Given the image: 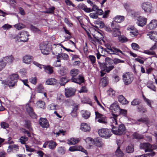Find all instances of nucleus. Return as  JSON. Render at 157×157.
Listing matches in <instances>:
<instances>
[{
	"instance_id": "39",
	"label": "nucleus",
	"mask_w": 157,
	"mask_h": 157,
	"mask_svg": "<svg viewBox=\"0 0 157 157\" xmlns=\"http://www.w3.org/2000/svg\"><path fill=\"white\" fill-rule=\"evenodd\" d=\"M94 144L97 146L100 147L103 145L102 142L98 139H97L94 140Z\"/></svg>"
},
{
	"instance_id": "48",
	"label": "nucleus",
	"mask_w": 157,
	"mask_h": 157,
	"mask_svg": "<svg viewBox=\"0 0 157 157\" xmlns=\"http://www.w3.org/2000/svg\"><path fill=\"white\" fill-rule=\"evenodd\" d=\"M20 142L22 144H25V142L27 141L28 139L27 137L24 136L21 137L19 139Z\"/></svg>"
},
{
	"instance_id": "3",
	"label": "nucleus",
	"mask_w": 157,
	"mask_h": 157,
	"mask_svg": "<svg viewBox=\"0 0 157 157\" xmlns=\"http://www.w3.org/2000/svg\"><path fill=\"white\" fill-rule=\"evenodd\" d=\"M28 32L24 31L21 32L17 35H14L13 37L16 41L26 42L28 40Z\"/></svg>"
},
{
	"instance_id": "22",
	"label": "nucleus",
	"mask_w": 157,
	"mask_h": 157,
	"mask_svg": "<svg viewBox=\"0 0 157 157\" xmlns=\"http://www.w3.org/2000/svg\"><path fill=\"white\" fill-rule=\"evenodd\" d=\"M41 127L44 128H47L49 125L47 120L45 118H41L39 121Z\"/></svg>"
},
{
	"instance_id": "18",
	"label": "nucleus",
	"mask_w": 157,
	"mask_h": 157,
	"mask_svg": "<svg viewBox=\"0 0 157 157\" xmlns=\"http://www.w3.org/2000/svg\"><path fill=\"white\" fill-rule=\"evenodd\" d=\"M157 27V20H152L150 23L147 25V29L150 30L153 29Z\"/></svg>"
},
{
	"instance_id": "43",
	"label": "nucleus",
	"mask_w": 157,
	"mask_h": 157,
	"mask_svg": "<svg viewBox=\"0 0 157 157\" xmlns=\"http://www.w3.org/2000/svg\"><path fill=\"white\" fill-rule=\"evenodd\" d=\"M81 8L84 11L87 13H90L92 11L91 9L90 8H87L86 6L84 5H81Z\"/></svg>"
},
{
	"instance_id": "50",
	"label": "nucleus",
	"mask_w": 157,
	"mask_h": 157,
	"mask_svg": "<svg viewBox=\"0 0 157 157\" xmlns=\"http://www.w3.org/2000/svg\"><path fill=\"white\" fill-rule=\"evenodd\" d=\"M133 136L134 138L137 139H141L143 138V136L142 135L139 134L136 132L134 133Z\"/></svg>"
},
{
	"instance_id": "24",
	"label": "nucleus",
	"mask_w": 157,
	"mask_h": 157,
	"mask_svg": "<svg viewBox=\"0 0 157 157\" xmlns=\"http://www.w3.org/2000/svg\"><path fill=\"white\" fill-rule=\"evenodd\" d=\"M56 53L58 54L56 56L57 59H61L62 58L64 60H67L69 59L68 56L66 53L59 54L58 52H56Z\"/></svg>"
},
{
	"instance_id": "40",
	"label": "nucleus",
	"mask_w": 157,
	"mask_h": 157,
	"mask_svg": "<svg viewBox=\"0 0 157 157\" xmlns=\"http://www.w3.org/2000/svg\"><path fill=\"white\" fill-rule=\"evenodd\" d=\"M94 38H91V39H89L90 42L94 44L96 43V42H98L100 40V38L98 36H96L95 35L94 36Z\"/></svg>"
},
{
	"instance_id": "60",
	"label": "nucleus",
	"mask_w": 157,
	"mask_h": 157,
	"mask_svg": "<svg viewBox=\"0 0 157 157\" xmlns=\"http://www.w3.org/2000/svg\"><path fill=\"white\" fill-rule=\"evenodd\" d=\"M1 126L2 128L4 129H6L9 127V125L6 122H2L1 123Z\"/></svg>"
},
{
	"instance_id": "8",
	"label": "nucleus",
	"mask_w": 157,
	"mask_h": 157,
	"mask_svg": "<svg viewBox=\"0 0 157 157\" xmlns=\"http://www.w3.org/2000/svg\"><path fill=\"white\" fill-rule=\"evenodd\" d=\"M98 134L101 136L104 137L105 138H109L112 135L110 130L107 128H102L98 131Z\"/></svg>"
},
{
	"instance_id": "5",
	"label": "nucleus",
	"mask_w": 157,
	"mask_h": 157,
	"mask_svg": "<svg viewBox=\"0 0 157 157\" xmlns=\"http://www.w3.org/2000/svg\"><path fill=\"white\" fill-rule=\"evenodd\" d=\"M40 49L43 54L48 55L51 49L50 45L48 41L42 42L40 44Z\"/></svg>"
},
{
	"instance_id": "14",
	"label": "nucleus",
	"mask_w": 157,
	"mask_h": 157,
	"mask_svg": "<svg viewBox=\"0 0 157 157\" xmlns=\"http://www.w3.org/2000/svg\"><path fill=\"white\" fill-rule=\"evenodd\" d=\"M27 112L32 118H36V116L33 111L32 108L29 104L26 105L25 106Z\"/></svg>"
},
{
	"instance_id": "23",
	"label": "nucleus",
	"mask_w": 157,
	"mask_h": 157,
	"mask_svg": "<svg viewBox=\"0 0 157 157\" xmlns=\"http://www.w3.org/2000/svg\"><path fill=\"white\" fill-rule=\"evenodd\" d=\"M81 129L84 132H89L90 130V127L87 124L82 123L81 125Z\"/></svg>"
},
{
	"instance_id": "19",
	"label": "nucleus",
	"mask_w": 157,
	"mask_h": 157,
	"mask_svg": "<svg viewBox=\"0 0 157 157\" xmlns=\"http://www.w3.org/2000/svg\"><path fill=\"white\" fill-rule=\"evenodd\" d=\"M147 35L152 40L156 41L157 40V32L151 31L147 33Z\"/></svg>"
},
{
	"instance_id": "11",
	"label": "nucleus",
	"mask_w": 157,
	"mask_h": 157,
	"mask_svg": "<svg viewBox=\"0 0 157 157\" xmlns=\"http://www.w3.org/2000/svg\"><path fill=\"white\" fill-rule=\"evenodd\" d=\"M69 150L71 151H80L84 153L86 155H87L88 152L87 151L84 149L81 146L76 145L70 147Z\"/></svg>"
},
{
	"instance_id": "10",
	"label": "nucleus",
	"mask_w": 157,
	"mask_h": 157,
	"mask_svg": "<svg viewBox=\"0 0 157 157\" xmlns=\"http://www.w3.org/2000/svg\"><path fill=\"white\" fill-rule=\"evenodd\" d=\"M140 149H144L146 152L150 151L152 150L151 145L148 143L140 144Z\"/></svg>"
},
{
	"instance_id": "16",
	"label": "nucleus",
	"mask_w": 157,
	"mask_h": 157,
	"mask_svg": "<svg viewBox=\"0 0 157 157\" xmlns=\"http://www.w3.org/2000/svg\"><path fill=\"white\" fill-rule=\"evenodd\" d=\"M76 91L75 89L70 88L66 89L65 92V96L67 98H69L74 96Z\"/></svg>"
},
{
	"instance_id": "27",
	"label": "nucleus",
	"mask_w": 157,
	"mask_h": 157,
	"mask_svg": "<svg viewBox=\"0 0 157 157\" xmlns=\"http://www.w3.org/2000/svg\"><path fill=\"white\" fill-rule=\"evenodd\" d=\"M118 98L119 101L123 105L128 104V102L122 95H120L118 96Z\"/></svg>"
},
{
	"instance_id": "49",
	"label": "nucleus",
	"mask_w": 157,
	"mask_h": 157,
	"mask_svg": "<svg viewBox=\"0 0 157 157\" xmlns=\"http://www.w3.org/2000/svg\"><path fill=\"white\" fill-rule=\"evenodd\" d=\"M30 28L31 30L34 32H35L37 33H40V31L37 27L33 25L31 26Z\"/></svg>"
},
{
	"instance_id": "61",
	"label": "nucleus",
	"mask_w": 157,
	"mask_h": 157,
	"mask_svg": "<svg viewBox=\"0 0 157 157\" xmlns=\"http://www.w3.org/2000/svg\"><path fill=\"white\" fill-rule=\"evenodd\" d=\"M57 151L58 153L63 154L65 153V149L63 147H59L58 148Z\"/></svg>"
},
{
	"instance_id": "53",
	"label": "nucleus",
	"mask_w": 157,
	"mask_h": 157,
	"mask_svg": "<svg viewBox=\"0 0 157 157\" xmlns=\"http://www.w3.org/2000/svg\"><path fill=\"white\" fill-rule=\"evenodd\" d=\"M119 41L122 43L126 42L128 41V39L124 36H121L118 37Z\"/></svg>"
},
{
	"instance_id": "56",
	"label": "nucleus",
	"mask_w": 157,
	"mask_h": 157,
	"mask_svg": "<svg viewBox=\"0 0 157 157\" xmlns=\"http://www.w3.org/2000/svg\"><path fill=\"white\" fill-rule=\"evenodd\" d=\"M25 146L26 150L27 151L34 152L36 151V150L35 149L32 148L31 147H30L28 145H26Z\"/></svg>"
},
{
	"instance_id": "15",
	"label": "nucleus",
	"mask_w": 157,
	"mask_h": 157,
	"mask_svg": "<svg viewBox=\"0 0 157 157\" xmlns=\"http://www.w3.org/2000/svg\"><path fill=\"white\" fill-rule=\"evenodd\" d=\"M110 109H111L113 113H118L120 110V108L118 103L117 102H114L112 104L110 107Z\"/></svg>"
},
{
	"instance_id": "4",
	"label": "nucleus",
	"mask_w": 157,
	"mask_h": 157,
	"mask_svg": "<svg viewBox=\"0 0 157 157\" xmlns=\"http://www.w3.org/2000/svg\"><path fill=\"white\" fill-rule=\"evenodd\" d=\"M112 132L117 135H122L124 134L126 132V129L124 125L121 124L119 125L118 128L116 127L112 129Z\"/></svg>"
},
{
	"instance_id": "6",
	"label": "nucleus",
	"mask_w": 157,
	"mask_h": 157,
	"mask_svg": "<svg viewBox=\"0 0 157 157\" xmlns=\"http://www.w3.org/2000/svg\"><path fill=\"white\" fill-rule=\"evenodd\" d=\"M95 120L100 123L106 124L107 121L106 117L100 113L98 111L95 112Z\"/></svg>"
},
{
	"instance_id": "52",
	"label": "nucleus",
	"mask_w": 157,
	"mask_h": 157,
	"mask_svg": "<svg viewBox=\"0 0 157 157\" xmlns=\"http://www.w3.org/2000/svg\"><path fill=\"white\" fill-rule=\"evenodd\" d=\"M137 121L139 122H142L145 124H147L149 122L148 119L147 117L141 118L138 119Z\"/></svg>"
},
{
	"instance_id": "26",
	"label": "nucleus",
	"mask_w": 157,
	"mask_h": 157,
	"mask_svg": "<svg viewBox=\"0 0 157 157\" xmlns=\"http://www.w3.org/2000/svg\"><path fill=\"white\" fill-rule=\"evenodd\" d=\"M73 109L71 111V115L73 117H76L77 116V110L78 109V105L75 104L73 105Z\"/></svg>"
},
{
	"instance_id": "20",
	"label": "nucleus",
	"mask_w": 157,
	"mask_h": 157,
	"mask_svg": "<svg viewBox=\"0 0 157 157\" xmlns=\"http://www.w3.org/2000/svg\"><path fill=\"white\" fill-rule=\"evenodd\" d=\"M71 80L72 82L80 84L84 82V79L82 76H79L77 78L72 77Z\"/></svg>"
},
{
	"instance_id": "59",
	"label": "nucleus",
	"mask_w": 157,
	"mask_h": 157,
	"mask_svg": "<svg viewBox=\"0 0 157 157\" xmlns=\"http://www.w3.org/2000/svg\"><path fill=\"white\" fill-rule=\"evenodd\" d=\"M138 111L140 112L145 113L147 111L146 109L143 107L142 106H139L137 108Z\"/></svg>"
},
{
	"instance_id": "13",
	"label": "nucleus",
	"mask_w": 157,
	"mask_h": 157,
	"mask_svg": "<svg viewBox=\"0 0 157 157\" xmlns=\"http://www.w3.org/2000/svg\"><path fill=\"white\" fill-rule=\"evenodd\" d=\"M100 67L101 70L105 71L107 73L109 72L114 68L113 65L108 66V64L106 65L104 63L101 64Z\"/></svg>"
},
{
	"instance_id": "9",
	"label": "nucleus",
	"mask_w": 157,
	"mask_h": 157,
	"mask_svg": "<svg viewBox=\"0 0 157 157\" xmlns=\"http://www.w3.org/2000/svg\"><path fill=\"white\" fill-rule=\"evenodd\" d=\"M142 8L144 12L148 13H150L152 10V5L149 2H145L143 3L142 5Z\"/></svg>"
},
{
	"instance_id": "25",
	"label": "nucleus",
	"mask_w": 157,
	"mask_h": 157,
	"mask_svg": "<svg viewBox=\"0 0 157 157\" xmlns=\"http://www.w3.org/2000/svg\"><path fill=\"white\" fill-rule=\"evenodd\" d=\"M43 68L44 69L45 71L49 74H52L53 72V67L50 65L45 66L44 65Z\"/></svg>"
},
{
	"instance_id": "31",
	"label": "nucleus",
	"mask_w": 157,
	"mask_h": 157,
	"mask_svg": "<svg viewBox=\"0 0 157 157\" xmlns=\"http://www.w3.org/2000/svg\"><path fill=\"white\" fill-rule=\"evenodd\" d=\"M108 83V78L106 77L103 78L101 80L100 83L103 87L105 86Z\"/></svg>"
},
{
	"instance_id": "54",
	"label": "nucleus",
	"mask_w": 157,
	"mask_h": 157,
	"mask_svg": "<svg viewBox=\"0 0 157 157\" xmlns=\"http://www.w3.org/2000/svg\"><path fill=\"white\" fill-rule=\"evenodd\" d=\"M127 111L124 109H121L119 113H118V114H117L118 115V116L120 115H122L124 116H126L127 114Z\"/></svg>"
},
{
	"instance_id": "30",
	"label": "nucleus",
	"mask_w": 157,
	"mask_h": 157,
	"mask_svg": "<svg viewBox=\"0 0 157 157\" xmlns=\"http://www.w3.org/2000/svg\"><path fill=\"white\" fill-rule=\"evenodd\" d=\"M56 82V80L54 78H50L48 79L46 82L47 85H54Z\"/></svg>"
},
{
	"instance_id": "37",
	"label": "nucleus",
	"mask_w": 157,
	"mask_h": 157,
	"mask_svg": "<svg viewBox=\"0 0 157 157\" xmlns=\"http://www.w3.org/2000/svg\"><path fill=\"white\" fill-rule=\"evenodd\" d=\"M36 104L38 108L44 109L45 107V103L43 101H38Z\"/></svg>"
},
{
	"instance_id": "44",
	"label": "nucleus",
	"mask_w": 157,
	"mask_h": 157,
	"mask_svg": "<svg viewBox=\"0 0 157 157\" xmlns=\"http://www.w3.org/2000/svg\"><path fill=\"white\" fill-rule=\"evenodd\" d=\"M9 81V82L8 83V85L10 87H13L15 86L16 84V83L17 82V80L16 79H14V80H12L10 79Z\"/></svg>"
},
{
	"instance_id": "36",
	"label": "nucleus",
	"mask_w": 157,
	"mask_h": 157,
	"mask_svg": "<svg viewBox=\"0 0 157 157\" xmlns=\"http://www.w3.org/2000/svg\"><path fill=\"white\" fill-rule=\"evenodd\" d=\"M67 69L65 67H63L59 69L58 71V72L61 75H64L67 74Z\"/></svg>"
},
{
	"instance_id": "41",
	"label": "nucleus",
	"mask_w": 157,
	"mask_h": 157,
	"mask_svg": "<svg viewBox=\"0 0 157 157\" xmlns=\"http://www.w3.org/2000/svg\"><path fill=\"white\" fill-rule=\"evenodd\" d=\"M14 26L18 30H21L25 27V26L24 25L21 23L15 24L14 25Z\"/></svg>"
},
{
	"instance_id": "33",
	"label": "nucleus",
	"mask_w": 157,
	"mask_h": 157,
	"mask_svg": "<svg viewBox=\"0 0 157 157\" xmlns=\"http://www.w3.org/2000/svg\"><path fill=\"white\" fill-rule=\"evenodd\" d=\"M79 72V70L78 69L73 68L70 71V74L72 76V77H74L77 75L78 74Z\"/></svg>"
},
{
	"instance_id": "55",
	"label": "nucleus",
	"mask_w": 157,
	"mask_h": 157,
	"mask_svg": "<svg viewBox=\"0 0 157 157\" xmlns=\"http://www.w3.org/2000/svg\"><path fill=\"white\" fill-rule=\"evenodd\" d=\"M90 113L88 111L84 112L82 114V117L86 119L89 118L90 116Z\"/></svg>"
},
{
	"instance_id": "21",
	"label": "nucleus",
	"mask_w": 157,
	"mask_h": 157,
	"mask_svg": "<svg viewBox=\"0 0 157 157\" xmlns=\"http://www.w3.org/2000/svg\"><path fill=\"white\" fill-rule=\"evenodd\" d=\"M33 59V57L29 55H25L23 57V62L26 64H29Z\"/></svg>"
},
{
	"instance_id": "57",
	"label": "nucleus",
	"mask_w": 157,
	"mask_h": 157,
	"mask_svg": "<svg viewBox=\"0 0 157 157\" xmlns=\"http://www.w3.org/2000/svg\"><path fill=\"white\" fill-rule=\"evenodd\" d=\"M6 65V63L3 60L0 62V71L4 68Z\"/></svg>"
},
{
	"instance_id": "58",
	"label": "nucleus",
	"mask_w": 157,
	"mask_h": 157,
	"mask_svg": "<svg viewBox=\"0 0 157 157\" xmlns=\"http://www.w3.org/2000/svg\"><path fill=\"white\" fill-rule=\"evenodd\" d=\"M37 78L36 77H31L29 79L30 82L33 84H36L37 82Z\"/></svg>"
},
{
	"instance_id": "35",
	"label": "nucleus",
	"mask_w": 157,
	"mask_h": 157,
	"mask_svg": "<svg viewBox=\"0 0 157 157\" xmlns=\"http://www.w3.org/2000/svg\"><path fill=\"white\" fill-rule=\"evenodd\" d=\"M96 26L100 28H102L104 27V23L101 21H97L94 22Z\"/></svg>"
},
{
	"instance_id": "28",
	"label": "nucleus",
	"mask_w": 157,
	"mask_h": 157,
	"mask_svg": "<svg viewBox=\"0 0 157 157\" xmlns=\"http://www.w3.org/2000/svg\"><path fill=\"white\" fill-rule=\"evenodd\" d=\"M80 140L79 138H71L67 141V144L69 145L75 144L78 143Z\"/></svg>"
},
{
	"instance_id": "12",
	"label": "nucleus",
	"mask_w": 157,
	"mask_h": 157,
	"mask_svg": "<svg viewBox=\"0 0 157 157\" xmlns=\"http://www.w3.org/2000/svg\"><path fill=\"white\" fill-rule=\"evenodd\" d=\"M118 115L113 113L112 117L110 118V123L111 124V126H112V129L114 128L115 126V125L117 124V118Z\"/></svg>"
},
{
	"instance_id": "46",
	"label": "nucleus",
	"mask_w": 157,
	"mask_h": 157,
	"mask_svg": "<svg viewBox=\"0 0 157 157\" xmlns=\"http://www.w3.org/2000/svg\"><path fill=\"white\" fill-rule=\"evenodd\" d=\"M57 60L55 61L53 64V66L55 67H59L61 66V61L60 59H57Z\"/></svg>"
},
{
	"instance_id": "32",
	"label": "nucleus",
	"mask_w": 157,
	"mask_h": 157,
	"mask_svg": "<svg viewBox=\"0 0 157 157\" xmlns=\"http://www.w3.org/2000/svg\"><path fill=\"white\" fill-rule=\"evenodd\" d=\"M120 148V147L118 146L115 152V155L117 157H122L124 155V153Z\"/></svg>"
},
{
	"instance_id": "38",
	"label": "nucleus",
	"mask_w": 157,
	"mask_h": 157,
	"mask_svg": "<svg viewBox=\"0 0 157 157\" xmlns=\"http://www.w3.org/2000/svg\"><path fill=\"white\" fill-rule=\"evenodd\" d=\"M142 97L144 101L147 104L148 106L151 108H152V107L151 104L152 101L147 98L144 94H143Z\"/></svg>"
},
{
	"instance_id": "64",
	"label": "nucleus",
	"mask_w": 157,
	"mask_h": 157,
	"mask_svg": "<svg viewBox=\"0 0 157 157\" xmlns=\"http://www.w3.org/2000/svg\"><path fill=\"white\" fill-rule=\"evenodd\" d=\"M43 91L44 87L41 84L39 85L37 88V91L39 93H42L43 92Z\"/></svg>"
},
{
	"instance_id": "1",
	"label": "nucleus",
	"mask_w": 157,
	"mask_h": 157,
	"mask_svg": "<svg viewBox=\"0 0 157 157\" xmlns=\"http://www.w3.org/2000/svg\"><path fill=\"white\" fill-rule=\"evenodd\" d=\"M124 19V17L122 16H117L114 18V20L111 23V27L113 30V36L114 37L119 36L121 34L120 30V26L117 23H120Z\"/></svg>"
},
{
	"instance_id": "47",
	"label": "nucleus",
	"mask_w": 157,
	"mask_h": 157,
	"mask_svg": "<svg viewBox=\"0 0 157 157\" xmlns=\"http://www.w3.org/2000/svg\"><path fill=\"white\" fill-rule=\"evenodd\" d=\"M60 82H62L61 85H64L68 81V79L66 77H63L60 78Z\"/></svg>"
},
{
	"instance_id": "7",
	"label": "nucleus",
	"mask_w": 157,
	"mask_h": 157,
	"mask_svg": "<svg viewBox=\"0 0 157 157\" xmlns=\"http://www.w3.org/2000/svg\"><path fill=\"white\" fill-rule=\"evenodd\" d=\"M133 80V78L129 72L126 73L123 75V80L126 85L131 84Z\"/></svg>"
},
{
	"instance_id": "17",
	"label": "nucleus",
	"mask_w": 157,
	"mask_h": 157,
	"mask_svg": "<svg viewBox=\"0 0 157 157\" xmlns=\"http://www.w3.org/2000/svg\"><path fill=\"white\" fill-rule=\"evenodd\" d=\"M147 19L144 17H140L138 18L136 23L140 26L143 27L146 24Z\"/></svg>"
},
{
	"instance_id": "29",
	"label": "nucleus",
	"mask_w": 157,
	"mask_h": 157,
	"mask_svg": "<svg viewBox=\"0 0 157 157\" xmlns=\"http://www.w3.org/2000/svg\"><path fill=\"white\" fill-rule=\"evenodd\" d=\"M14 58L12 56H10L4 57L3 60L6 63H10L12 62Z\"/></svg>"
},
{
	"instance_id": "2",
	"label": "nucleus",
	"mask_w": 157,
	"mask_h": 157,
	"mask_svg": "<svg viewBox=\"0 0 157 157\" xmlns=\"http://www.w3.org/2000/svg\"><path fill=\"white\" fill-rule=\"evenodd\" d=\"M106 51L107 53L110 54L119 55L120 53L123 55L124 53L119 49L115 47H111L110 45H107L106 49H104L103 47H98V52L101 54H103V52Z\"/></svg>"
},
{
	"instance_id": "63",
	"label": "nucleus",
	"mask_w": 157,
	"mask_h": 157,
	"mask_svg": "<svg viewBox=\"0 0 157 157\" xmlns=\"http://www.w3.org/2000/svg\"><path fill=\"white\" fill-rule=\"evenodd\" d=\"M89 58L91 62L92 63L94 64L95 62L96 58L94 56L90 55L89 56Z\"/></svg>"
},
{
	"instance_id": "34",
	"label": "nucleus",
	"mask_w": 157,
	"mask_h": 157,
	"mask_svg": "<svg viewBox=\"0 0 157 157\" xmlns=\"http://www.w3.org/2000/svg\"><path fill=\"white\" fill-rule=\"evenodd\" d=\"M141 103V100L138 98H135L131 102V104L132 106H135L138 105Z\"/></svg>"
},
{
	"instance_id": "62",
	"label": "nucleus",
	"mask_w": 157,
	"mask_h": 157,
	"mask_svg": "<svg viewBox=\"0 0 157 157\" xmlns=\"http://www.w3.org/2000/svg\"><path fill=\"white\" fill-rule=\"evenodd\" d=\"M131 46L133 49L136 50H138L140 48L139 45L135 43H132Z\"/></svg>"
},
{
	"instance_id": "42",
	"label": "nucleus",
	"mask_w": 157,
	"mask_h": 157,
	"mask_svg": "<svg viewBox=\"0 0 157 157\" xmlns=\"http://www.w3.org/2000/svg\"><path fill=\"white\" fill-rule=\"evenodd\" d=\"M48 143V147L50 149H54L57 145L56 143L54 142L50 141H49Z\"/></svg>"
},
{
	"instance_id": "45",
	"label": "nucleus",
	"mask_w": 157,
	"mask_h": 157,
	"mask_svg": "<svg viewBox=\"0 0 157 157\" xmlns=\"http://www.w3.org/2000/svg\"><path fill=\"white\" fill-rule=\"evenodd\" d=\"M126 151L128 153L133 152L134 151L133 146L132 145L128 146L126 148Z\"/></svg>"
},
{
	"instance_id": "51",
	"label": "nucleus",
	"mask_w": 157,
	"mask_h": 157,
	"mask_svg": "<svg viewBox=\"0 0 157 157\" xmlns=\"http://www.w3.org/2000/svg\"><path fill=\"white\" fill-rule=\"evenodd\" d=\"M107 93L108 95L111 97H113L115 96V92L113 89L110 88L108 90Z\"/></svg>"
}]
</instances>
